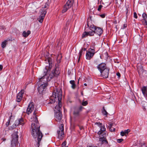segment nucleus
<instances>
[{"instance_id": "nucleus-59", "label": "nucleus", "mask_w": 147, "mask_h": 147, "mask_svg": "<svg viewBox=\"0 0 147 147\" xmlns=\"http://www.w3.org/2000/svg\"><path fill=\"white\" fill-rule=\"evenodd\" d=\"M83 50L84 51H85V50H86V49L85 48H84V49L83 48Z\"/></svg>"}, {"instance_id": "nucleus-4", "label": "nucleus", "mask_w": 147, "mask_h": 147, "mask_svg": "<svg viewBox=\"0 0 147 147\" xmlns=\"http://www.w3.org/2000/svg\"><path fill=\"white\" fill-rule=\"evenodd\" d=\"M49 5L48 2L45 3L44 7H42L40 10V13L39 18L38 20L39 22L42 23L44 17L47 13V9L49 7Z\"/></svg>"}, {"instance_id": "nucleus-41", "label": "nucleus", "mask_w": 147, "mask_h": 147, "mask_svg": "<svg viewBox=\"0 0 147 147\" xmlns=\"http://www.w3.org/2000/svg\"><path fill=\"white\" fill-rule=\"evenodd\" d=\"M109 130L111 131H115V128H113V127H109Z\"/></svg>"}, {"instance_id": "nucleus-15", "label": "nucleus", "mask_w": 147, "mask_h": 147, "mask_svg": "<svg viewBox=\"0 0 147 147\" xmlns=\"http://www.w3.org/2000/svg\"><path fill=\"white\" fill-rule=\"evenodd\" d=\"M108 68L107 67L106 64L103 63H101L97 66V68L100 71V72L103 71V70Z\"/></svg>"}, {"instance_id": "nucleus-9", "label": "nucleus", "mask_w": 147, "mask_h": 147, "mask_svg": "<svg viewBox=\"0 0 147 147\" xmlns=\"http://www.w3.org/2000/svg\"><path fill=\"white\" fill-rule=\"evenodd\" d=\"M95 52L94 49L89 48L86 54V58L87 59L90 60L94 56Z\"/></svg>"}, {"instance_id": "nucleus-33", "label": "nucleus", "mask_w": 147, "mask_h": 147, "mask_svg": "<svg viewBox=\"0 0 147 147\" xmlns=\"http://www.w3.org/2000/svg\"><path fill=\"white\" fill-rule=\"evenodd\" d=\"M11 117H12V116L11 115L9 117V119L8 120V121L6 123L5 125H6V127H8L9 125L10 121V120H11Z\"/></svg>"}, {"instance_id": "nucleus-56", "label": "nucleus", "mask_w": 147, "mask_h": 147, "mask_svg": "<svg viewBox=\"0 0 147 147\" xmlns=\"http://www.w3.org/2000/svg\"><path fill=\"white\" fill-rule=\"evenodd\" d=\"M87 147H97V146H87Z\"/></svg>"}, {"instance_id": "nucleus-20", "label": "nucleus", "mask_w": 147, "mask_h": 147, "mask_svg": "<svg viewBox=\"0 0 147 147\" xmlns=\"http://www.w3.org/2000/svg\"><path fill=\"white\" fill-rule=\"evenodd\" d=\"M30 33L29 30H28L27 32L24 31L22 33L23 36L25 37H27L30 34Z\"/></svg>"}, {"instance_id": "nucleus-48", "label": "nucleus", "mask_w": 147, "mask_h": 147, "mask_svg": "<svg viewBox=\"0 0 147 147\" xmlns=\"http://www.w3.org/2000/svg\"><path fill=\"white\" fill-rule=\"evenodd\" d=\"M98 4H101L102 3V4H104V3L103 2H102V0H98Z\"/></svg>"}, {"instance_id": "nucleus-7", "label": "nucleus", "mask_w": 147, "mask_h": 147, "mask_svg": "<svg viewBox=\"0 0 147 147\" xmlns=\"http://www.w3.org/2000/svg\"><path fill=\"white\" fill-rule=\"evenodd\" d=\"M59 129V130L57 131L58 137L59 139L61 140L63 139L64 135V125L63 124L60 125Z\"/></svg>"}, {"instance_id": "nucleus-52", "label": "nucleus", "mask_w": 147, "mask_h": 147, "mask_svg": "<svg viewBox=\"0 0 147 147\" xmlns=\"http://www.w3.org/2000/svg\"><path fill=\"white\" fill-rule=\"evenodd\" d=\"M104 143H105L106 144H108V142L106 139L104 141Z\"/></svg>"}, {"instance_id": "nucleus-10", "label": "nucleus", "mask_w": 147, "mask_h": 147, "mask_svg": "<svg viewBox=\"0 0 147 147\" xmlns=\"http://www.w3.org/2000/svg\"><path fill=\"white\" fill-rule=\"evenodd\" d=\"M59 92H60L61 93V97L62 96V93L60 91V90L58 91V90L57 89V88H56L54 90V92H53V97L54 98V100L52 99L48 103V104H52L54 103L55 101H56L57 100V98L58 102H59V101L58 100V97H57V96H55V95L57 93V94H58V93Z\"/></svg>"}, {"instance_id": "nucleus-42", "label": "nucleus", "mask_w": 147, "mask_h": 147, "mask_svg": "<svg viewBox=\"0 0 147 147\" xmlns=\"http://www.w3.org/2000/svg\"><path fill=\"white\" fill-rule=\"evenodd\" d=\"M123 140L122 139H118L117 140V142L119 143H120L122 142Z\"/></svg>"}, {"instance_id": "nucleus-36", "label": "nucleus", "mask_w": 147, "mask_h": 147, "mask_svg": "<svg viewBox=\"0 0 147 147\" xmlns=\"http://www.w3.org/2000/svg\"><path fill=\"white\" fill-rule=\"evenodd\" d=\"M142 23L144 25L147 26V20H142Z\"/></svg>"}, {"instance_id": "nucleus-37", "label": "nucleus", "mask_w": 147, "mask_h": 147, "mask_svg": "<svg viewBox=\"0 0 147 147\" xmlns=\"http://www.w3.org/2000/svg\"><path fill=\"white\" fill-rule=\"evenodd\" d=\"M88 104V103L87 101H85L83 102H82V104L83 106H86Z\"/></svg>"}, {"instance_id": "nucleus-11", "label": "nucleus", "mask_w": 147, "mask_h": 147, "mask_svg": "<svg viewBox=\"0 0 147 147\" xmlns=\"http://www.w3.org/2000/svg\"><path fill=\"white\" fill-rule=\"evenodd\" d=\"M34 108V104L33 102H32L30 103L27 108L26 113L28 115H29L31 113L33 110Z\"/></svg>"}, {"instance_id": "nucleus-53", "label": "nucleus", "mask_w": 147, "mask_h": 147, "mask_svg": "<svg viewBox=\"0 0 147 147\" xmlns=\"http://www.w3.org/2000/svg\"><path fill=\"white\" fill-rule=\"evenodd\" d=\"M3 68V66L2 65H0V71H1Z\"/></svg>"}, {"instance_id": "nucleus-18", "label": "nucleus", "mask_w": 147, "mask_h": 147, "mask_svg": "<svg viewBox=\"0 0 147 147\" xmlns=\"http://www.w3.org/2000/svg\"><path fill=\"white\" fill-rule=\"evenodd\" d=\"M142 92L144 96L147 98V87L146 86H143L141 89Z\"/></svg>"}, {"instance_id": "nucleus-49", "label": "nucleus", "mask_w": 147, "mask_h": 147, "mask_svg": "<svg viewBox=\"0 0 147 147\" xmlns=\"http://www.w3.org/2000/svg\"><path fill=\"white\" fill-rule=\"evenodd\" d=\"M113 125V123H109V125L108 126L109 128L112 127Z\"/></svg>"}, {"instance_id": "nucleus-61", "label": "nucleus", "mask_w": 147, "mask_h": 147, "mask_svg": "<svg viewBox=\"0 0 147 147\" xmlns=\"http://www.w3.org/2000/svg\"><path fill=\"white\" fill-rule=\"evenodd\" d=\"M79 81H78V83H79Z\"/></svg>"}, {"instance_id": "nucleus-13", "label": "nucleus", "mask_w": 147, "mask_h": 147, "mask_svg": "<svg viewBox=\"0 0 147 147\" xmlns=\"http://www.w3.org/2000/svg\"><path fill=\"white\" fill-rule=\"evenodd\" d=\"M109 69L108 68L100 72L101 77L104 78H107L108 77Z\"/></svg>"}, {"instance_id": "nucleus-6", "label": "nucleus", "mask_w": 147, "mask_h": 147, "mask_svg": "<svg viewBox=\"0 0 147 147\" xmlns=\"http://www.w3.org/2000/svg\"><path fill=\"white\" fill-rule=\"evenodd\" d=\"M74 0H68L64 5L62 12L63 13L66 12L69 8L73 6Z\"/></svg>"}, {"instance_id": "nucleus-25", "label": "nucleus", "mask_w": 147, "mask_h": 147, "mask_svg": "<svg viewBox=\"0 0 147 147\" xmlns=\"http://www.w3.org/2000/svg\"><path fill=\"white\" fill-rule=\"evenodd\" d=\"M7 40H5L2 42L1 47L3 48H4L5 47L6 45L7 44Z\"/></svg>"}, {"instance_id": "nucleus-62", "label": "nucleus", "mask_w": 147, "mask_h": 147, "mask_svg": "<svg viewBox=\"0 0 147 147\" xmlns=\"http://www.w3.org/2000/svg\"><path fill=\"white\" fill-rule=\"evenodd\" d=\"M146 28H147V26H146Z\"/></svg>"}, {"instance_id": "nucleus-58", "label": "nucleus", "mask_w": 147, "mask_h": 147, "mask_svg": "<svg viewBox=\"0 0 147 147\" xmlns=\"http://www.w3.org/2000/svg\"><path fill=\"white\" fill-rule=\"evenodd\" d=\"M84 85L85 86H87V84L86 83H84Z\"/></svg>"}, {"instance_id": "nucleus-24", "label": "nucleus", "mask_w": 147, "mask_h": 147, "mask_svg": "<svg viewBox=\"0 0 147 147\" xmlns=\"http://www.w3.org/2000/svg\"><path fill=\"white\" fill-rule=\"evenodd\" d=\"M18 126L17 124L16 123V122L15 121L13 124L9 127V129L11 130H12Z\"/></svg>"}, {"instance_id": "nucleus-60", "label": "nucleus", "mask_w": 147, "mask_h": 147, "mask_svg": "<svg viewBox=\"0 0 147 147\" xmlns=\"http://www.w3.org/2000/svg\"><path fill=\"white\" fill-rule=\"evenodd\" d=\"M116 3H117V0H116Z\"/></svg>"}, {"instance_id": "nucleus-3", "label": "nucleus", "mask_w": 147, "mask_h": 147, "mask_svg": "<svg viewBox=\"0 0 147 147\" xmlns=\"http://www.w3.org/2000/svg\"><path fill=\"white\" fill-rule=\"evenodd\" d=\"M55 96H57L58 97V100L59 101V104L55 107V117L56 120L57 121L59 122L61 119L62 117V115L61 112V111L60 109L62 106L61 105V95L60 92L57 93Z\"/></svg>"}, {"instance_id": "nucleus-12", "label": "nucleus", "mask_w": 147, "mask_h": 147, "mask_svg": "<svg viewBox=\"0 0 147 147\" xmlns=\"http://www.w3.org/2000/svg\"><path fill=\"white\" fill-rule=\"evenodd\" d=\"M15 122L16 123L18 126L20 125L23 126L26 122V120L21 117L18 119L16 120Z\"/></svg>"}, {"instance_id": "nucleus-46", "label": "nucleus", "mask_w": 147, "mask_h": 147, "mask_svg": "<svg viewBox=\"0 0 147 147\" xmlns=\"http://www.w3.org/2000/svg\"><path fill=\"white\" fill-rule=\"evenodd\" d=\"M134 17L136 19H137L138 18L137 13L136 12H134Z\"/></svg>"}, {"instance_id": "nucleus-51", "label": "nucleus", "mask_w": 147, "mask_h": 147, "mask_svg": "<svg viewBox=\"0 0 147 147\" xmlns=\"http://www.w3.org/2000/svg\"><path fill=\"white\" fill-rule=\"evenodd\" d=\"M127 27V24H124L123 25V28H125Z\"/></svg>"}, {"instance_id": "nucleus-1", "label": "nucleus", "mask_w": 147, "mask_h": 147, "mask_svg": "<svg viewBox=\"0 0 147 147\" xmlns=\"http://www.w3.org/2000/svg\"><path fill=\"white\" fill-rule=\"evenodd\" d=\"M45 61L47 63H49V66H46L44 71V75L43 76L39 78L38 83L39 84H46L47 86L48 83L47 82L50 81L54 77H57L60 73V71L59 70V68L56 67V65L54 69L49 74L51 69L52 67V59L48 57L46 59Z\"/></svg>"}, {"instance_id": "nucleus-27", "label": "nucleus", "mask_w": 147, "mask_h": 147, "mask_svg": "<svg viewBox=\"0 0 147 147\" xmlns=\"http://www.w3.org/2000/svg\"><path fill=\"white\" fill-rule=\"evenodd\" d=\"M88 32H86L85 31L84 32H83L82 34V38H83L86 37L88 35Z\"/></svg>"}, {"instance_id": "nucleus-28", "label": "nucleus", "mask_w": 147, "mask_h": 147, "mask_svg": "<svg viewBox=\"0 0 147 147\" xmlns=\"http://www.w3.org/2000/svg\"><path fill=\"white\" fill-rule=\"evenodd\" d=\"M87 26H90V25H92V24H93L92 23V20H91V17H90V20H87Z\"/></svg>"}, {"instance_id": "nucleus-23", "label": "nucleus", "mask_w": 147, "mask_h": 147, "mask_svg": "<svg viewBox=\"0 0 147 147\" xmlns=\"http://www.w3.org/2000/svg\"><path fill=\"white\" fill-rule=\"evenodd\" d=\"M69 82L71 84V88L74 89H75L76 87V84H75V81L73 80H71Z\"/></svg>"}, {"instance_id": "nucleus-26", "label": "nucleus", "mask_w": 147, "mask_h": 147, "mask_svg": "<svg viewBox=\"0 0 147 147\" xmlns=\"http://www.w3.org/2000/svg\"><path fill=\"white\" fill-rule=\"evenodd\" d=\"M89 27L90 29L92 31H94V30L95 28L96 27V26H94L93 24H92V25H90L89 26H88Z\"/></svg>"}, {"instance_id": "nucleus-21", "label": "nucleus", "mask_w": 147, "mask_h": 147, "mask_svg": "<svg viewBox=\"0 0 147 147\" xmlns=\"http://www.w3.org/2000/svg\"><path fill=\"white\" fill-rule=\"evenodd\" d=\"M97 134L98 135H99L100 137L101 136L102 137H105L106 136V134L104 132V131H103V132H102L101 131H99L98 132Z\"/></svg>"}, {"instance_id": "nucleus-2", "label": "nucleus", "mask_w": 147, "mask_h": 147, "mask_svg": "<svg viewBox=\"0 0 147 147\" xmlns=\"http://www.w3.org/2000/svg\"><path fill=\"white\" fill-rule=\"evenodd\" d=\"M34 115L33 118H31V127L32 129L31 134L35 139L37 138V143L36 146L39 147L40 141L43 137L41 131L40 130V125L38 120L37 116L36 115V111L33 113Z\"/></svg>"}, {"instance_id": "nucleus-30", "label": "nucleus", "mask_w": 147, "mask_h": 147, "mask_svg": "<svg viewBox=\"0 0 147 147\" xmlns=\"http://www.w3.org/2000/svg\"><path fill=\"white\" fill-rule=\"evenodd\" d=\"M88 32V35L90 36H93L94 35V34L95 33L94 31H89Z\"/></svg>"}, {"instance_id": "nucleus-39", "label": "nucleus", "mask_w": 147, "mask_h": 147, "mask_svg": "<svg viewBox=\"0 0 147 147\" xmlns=\"http://www.w3.org/2000/svg\"><path fill=\"white\" fill-rule=\"evenodd\" d=\"M95 124L97 125L100 127H101L102 125V124L100 122H96Z\"/></svg>"}, {"instance_id": "nucleus-5", "label": "nucleus", "mask_w": 147, "mask_h": 147, "mask_svg": "<svg viewBox=\"0 0 147 147\" xmlns=\"http://www.w3.org/2000/svg\"><path fill=\"white\" fill-rule=\"evenodd\" d=\"M12 140L11 142V145L12 146H16L18 143L19 136L18 135V131H14V133L11 135Z\"/></svg>"}, {"instance_id": "nucleus-16", "label": "nucleus", "mask_w": 147, "mask_h": 147, "mask_svg": "<svg viewBox=\"0 0 147 147\" xmlns=\"http://www.w3.org/2000/svg\"><path fill=\"white\" fill-rule=\"evenodd\" d=\"M47 86L46 84H41L40 85L38 88V92L40 94L42 93L45 90V88Z\"/></svg>"}, {"instance_id": "nucleus-14", "label": "nucleus", "mask_w": 147, "mask_h": 147, "mask_svg": "<svg viewBox=\"0 0 147 147\" xmlns=\"http://www.w3.org/2000/svg\"><path fill=\"white\" fill-rule=\"evenodd\" d=\"M25 91L24 90H22L20 91L17 94L16 100L17 102H20L22 97Z\"/></svg>"}, {"instance_id": "nucleus-47", "label": "nucleus", "mask_w": 147, "mask_h": 147, "mask_svg": "<svg viewBox=\"0 0 147 147\" xmlns=\"http://www.w3.org/2000/svg\"><path fill=\"white\" fill-rule=\"evenodd\" d=\"M99 15L102 18H104L105 16V13L101 14Z\"/></svg>"}, {"instance_id": "nucleus-45", "label": "nucleus", "mask_w": 147, "mask_h": 147, "mask_svg": "<svg viewBox=\"0 0 147 147\" xmlns=\"http://www.w3.org/2000/svg\"><path fill=\"white\" fill-rule=\"evenodd\" d=\"M103 6L100 5L99 7H98V10L99 11H100V10H101V9L102 8V7Z\"/></svg>"}, {"instance_id": "nucleus-29", "label": "nucleus", "mask_w": 147, "mask_h": 147, "mask_svg": "<svg viewBox=\"0 0 147 147\" xmlns=\"http://www.w3.org/2000/svg\"><path fill=\"white\" fill-rule=\"evenodd\" d=\"M106 137H102L101 136L99 138V141H101L102 144H104V141L106 139Z\"/></svg>"}, {"instance_id": "nucleus-55", "label": "nucleus", "mask_w": 147, "mask_h": 147, "mask_svg": "<svg viewBox=\"0 0 147 147\" xmlns=\"http://www.w3.org/2000/svg\"><path fill=\"white\" fill-rule=\"evenodd\" d=\"M1 140L3 141H5L6 140V139L4 138H1Z\"/></svg>"}, {"instance_id": "nucleus-40", "label": "nucleus", "mask_w": 147, "mask_h": 147, "mask_svg": "<svg viewBox=\"0 0 147 147\" xmlns=\"http://www.w3.org/2000/svg\"><path fill=\"white\" fill-rule=\"evenodd\" d=\"M95 45V43H93V44H91V45L90 46V48L94 49Z\"/></svg>"}, {"instance_id": "nucleus-22", "label": "nucleus", "mask_w": 147, "mask_h": 147, "mask_svg": "<svg viewBox=\"0 0 147 147\" xmlns=\"http://www.w3.org/2000/svg\"><path fill=\"white\" fill-rule=\"evenodd\" d=\"M102 113L103 115L106 116V117H107L108 114V113L105 109L104 107H102Z\"/></svg>"}, {"instance_id": "nucleus-34", "label": "nucleus", "mask_w": 147, "mask_h": 147, "mask_svg": "<svg viewBox=\"0 0 147 147\" xmlns=\"http://www.w3.org/2000/svg\"><path fill=\"white\" fill-rule=\"evenodd\" d=\"M114 61L115 63H119L120 62V60L117 58L114 59Z\"/></svg>"}, {"instance_id": "nucleus-57", "label": "nucleus", "mask_w": 147, "mask_h": 147, "mask_svg": "<svg viewBox=\"0 0 147 147\" xmlns=\"http://www.w3.org/2000/svg\"><path fill=\"white\" fill-rule=\"evenodd\" d=\"M80 58H79V57L78 59V62H79V61H80Z\"/></svg>"}, {"instance_id": "nucleus-63", "label": "nucleus", "mask_w": 147, "mask_h": 147, "mask_svg": "<svg viewBox=\"0 0 147 147\" xmlns=\"http://www.w3.org/2000/svg\"><path fill=\"white\" fill-rule=\"evenodd\" d=\"M66 147H68V146H66Z\"/></svg>"}, {"instance_id": "nucleus-43", "label": "nucleus", "mask_w": 147, "mask_h": 147, "mask_svg": "<svg viewBox=\"0 0 147 147\" xmlns=\"http://www.w3.org/2000/svg\"><path fill=\"white\" fill-rule=\"evenodd\" d=\"M6 28L5 26L3 25H1L0 26V29L3 30H5Z\"/></svg>"}, {"instance_id": "nucleus-8", "label": "nucleus", "mask_w": 147, "mask_h": 147, "mask_svg": "<svg viewBox=\"0 0 147 147\" xmlns=\"http://www.w3.org/2000/svg\"><path fill=\"white\" fill-rule=\"evenodd\" d=\"M84 107L82 106L76 107L74 108L73 115L75 117H79L80 115V113L81 112Z\"/></svg>"}, {"instance_id": "nucleus-50", "label": "nucleus", "mask_w": 147, "mask_h": 147, "mask_svg": "<svg viewBox=\"0 0 147 147\" xmlns=\"http://www.w3.org/2000/svg\"><path fill=\"white\" fill-rule=\"evenodd\" d=\"M119 77V78L121 76V74L119 72H117L116 74Z\"/></svg>"}, {"instance_id": "nucleus-17", "label": "nucleus", "mask_w": 147, "mask_h": 147, "mask_svg": "<svg viewBox=\"0 0 147 147\" xmlns=\"http://www.w3.org/2000/svg\"><path fill=\"white\" fill-rule=\"evenodd\" d=\"M95 33L98 34V35L100 36L102 34L103 30L102 28L98 27H96L94 30Z\"/></svg>"}, {"instance_id": "nucleus-32", "label": "nucleus", "mask_w": 147, "mask_h": 147, "mask_svg": "<svg viewBox=\"0 0 147 147\" xmlns=\"http://www.w3.org/2000/svg\"><path fill=\"white\" fill-rule=\"evenodd\" d=\"M142 17L143 18V20H147V15L144 13L142 15Z\"/></svg>"}, {"instance_id": "nucleus-44", "label": "nucleus", "mask_w": 147, "mask_h": 147, "mask_svg": "<svg viewBox=\"0 0 147 147\" xmlns=\"http://www.w3.org/2000/svg\"><path fill=\"white\" fill-rule=\"evenodd\" d=\"M66 141H64L61 144V147H64L66 145Z\"/></svg>"}, {"instance_id": "nucleus-35", "label": "nucleus", "mask_w": 147, "mask_h": 147, "mask_svg": "<svg viewBox=\"0 0 147 147\" xmlns=\"http://www.w3.org/2000/svg\"><path fill=\"white\" fill-rule=\"evenodd\" d=\"M83 48H82L81 49V50L80 51V52H79V58H80L81 57L82 55V52L83 51Z\"/></svg>"}, {"instance_id": "nucleus-38", "label": "nucleus", "mask_w": 147, "mask_h": 147, "mask_svg": "<svg viewBox=\"0 0 147 147\" xmlns=\"http://www.w3.org/2000/svg\"><path fill=\"white\" fill-rule=\"evenodd\" d=\"M130 9L129 7L128 8H126V10H125V13H126V16H127V14L128 13L129 10Z\"/></svg>"}, {"instance_id": "nucleus-54", "label": "nucleus", "mask_w": 147, "mask_h": 147, "mask_svg": "<svg viewBox=\"0 0 147 147\" xmlns=\"http://www.w3.org/2000/svg\"><path fill=\"white\" fill-rule=\"evenodd\" d=\"M79 128L80 130H82L83 129V127L82 126H79Z\"/></svg>"}, {"instance_id": "nucleus-31", "label": "nucleus", "mask_w": 147, "mask_h": 147, "mask_svg": "<svg viewBox=\"0 0 147 147\" xmlns=\"http://www.w3.org/2000/svg\"><path fill=\"white\" fill-rule=\"evenodd\" d=\"M100 130L99 131H101L102 132H103V131H105L106 130V128L105 127V126L104 125L100 127Z\"/></svg>"}, {"instance_id": "nucleus-19", "label": "nucleus", "mask_w": 147, "mask_h": 147, "mask_svg": "<svg viewBox=\"0 0 147 147\" xmlns=\"http://www.w3.org/2000/svg\"><path fill=\"white\" fill-rule=\"evenodd\" d=\"M130 130L128 129L127 130H125L124 131H122L120 133L121 135L122 136H124L128 133L130 132Z\"/></svg>"}]
</instances>
